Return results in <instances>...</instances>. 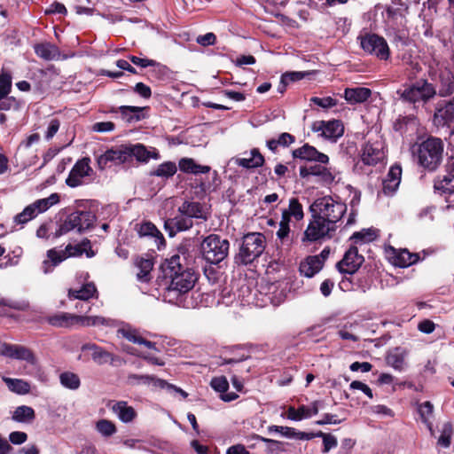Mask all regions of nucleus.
Wrapping results in <instances>:
<instances>
[{
	"mask_svg": "<svg viewBox=\"0 0 454 454\" xmlns=\"http://www.w3.org/2000/svg\"><path fill=\"white\" fill-rule=\"evenodd\" d=\"M35 52L38 57L45 60L54 59L59 54L58 49L50 43L36 44L35 46Z\"/></svg>",
	"mask_w": 454,
	"mask_h": 454,
	"instance_id": "obj_42",
	"label": "nucleus"
},
{
	"mask_svg": "<svg viewBox=\"0 0 454 454\" xmlns=\"http://www.w3.org/2000/svg\"><path fill=\"white\" fill-rule=\"evenodd\" d=\"M285 210L290 217H294L296 221H301L304 217L303 207L297 198H291L288 208Z\"/></svg>",
	"mask_w": 454,
	"mask_h": 454,
	"instance_id": "obj_48",
	"label": "nucleus"
},
{
	"mask_svg": "<svg viewBox=\"0 0 454 454\" xmlns=\"http://www.w3.org/2000/svg\"><path fill=\"white\" fill-rule=\"evenodd\" d=\"M137 266L139 269V272L137 274V278L139 281L147 282L149 280L148 276L153 269V263L149 259H140L137 262Z\"/></svg>",
	"mask_w": 454,
	"mask_h": 454,
	"instance_id": "obj_51",
	"label": "nucleus"
},
{
	"mask_svg": "<svg viewBox=\"0 0 454 454\" xmlns=\"http://www.w3.org/2000/svg\"><path fill=\"white\" fill-rule=\"evenodd\" d=\"M59 202V195L56 192L49 197L39 199L27 206L22 212L16 215L13 222L19 225H24L29 221L35 219L39 214L47 211L52 206Z\"/></svg>",
	"mask_w": 454,
	"mask_h": 454,
	"instance_id": "obj_8",
	"label": "nucleus"
},
{
	"mask_svg": "<svg viewBox=\"0 0 454 454\" xmlns=\"http://www.w3.org/2000/svg\"><path fill=\"white\" fill-rule=\"evenodd\" d=\"M385 158L383 145L380 141H368L362 149L360 159L361 161L367 166H375Z\"/></svg>",
	"mask_w": 454,
	"mask_h": 454,
	"instance_id": "obj_15",
	"label": "nucleus"
},
{
	"mask_svg": "<svg viewBox=\"0 0 454 454\" xmlns=\"http://www.w3.org/2000/svg\"><path fill=\"white\" fill-rule=\"evenodd\" d=\"M12 90V76L8 73L0 74V99L6 98Z\"/></svg>",
	"mask_w": 454,
	"mask_h": 454,
	"instance_id": "obj_56",
	"label": "nucleus"
},
{
	"mask_svg": "<svg viewBox=\"0 0 454 454\" xmlns=\"http://www.w3.org/2000/svg\"><path fill=\"white\" fill-rule=\"evenodd\" d=\"M160 270L162 272V276L158 277V285L163 290L169 292L170 291V280L168 279V273L170 272V260L166 259L164 262L160 265Z\"/></svg>",
	"mask_w": 454,
	"mask_h": 454,
	"instance_id": "obj_49",
	"label": "nucleus"
},
{
	"mask_svg": "<svg viewBox=\"0 0 454 454\" xmlns=\"http://www.w3.org/2000/svg\"><path fill=\"white\" fill-rule=\"evenodd\" d=\"M96 215L90 210H75L60 219L55 231L54 237L59 238L72 231L82 233L94 227Z\"/></svg>",
	"mask_w": 454,
	"mask_h": 454,
	"instance_id": "obj_5",
	"label": "nucleus"
},
{
	"mask_svg": "<svg viewBox=\"0 0 454 454\" xmlns=\"http://www.w3.org/2000/svg\"><path fill=\"white\" fill-rule=\"evenodd\" d=\"M286 418L294 421H301L304 419H309V414L308 413L307 406L301 405L298 409H295L294 406H289L286 411Z\"/></svg>",
	"mask_w": 454,
	"mask_h": 454,
	"instance_id": "obj_52",
	"label": "nucleus"
},
{
	"mask_svg": "<svg viewBox=\"0 0 454 454\" xmlns=\"http://www.w3.org/2000/svg\"><path fill=\"white\" fill-rule=\"evenodd\" d=\"M409 12L406 11H399L398 9H393L387 7L386 9L385 14L382 13L384 20L387 27L390 28L395 27H404L407 24L406 15Z\"/></svg>",
	"mask_w": 454,
	"mask_h": 454,
	"instance_id": "obj_23",
	"label": "nucleus"
},
{
	"mask_svg": "<svg viewBox=\"0 0 454 454\" xmlns=\"http://www.w3.org/2000/svg\"><path fill=\"white\" fill-rule=\"evenodd\" d=\"M420 260V256L417 253H410L407 249L400 250L393 257V264L399 268H407L415 264Z\"/></svg>",
	"mask_w": 454,
	"mask_h": 454,
	"instance_id": "obj_32",
	"label": "nucleus"
},
{
	"mask_svg": "<svg viewBox=\"0 0 454 454\" xmlns=\"http://www.w3.org/2000/svg\"><path fill=\"white\" fill-rule=\"evenodd\" d=\"M312 130L322 131V136L327 139L336 141L344 133V126L341 121L333 120L329 121H317L312 125Z\"/></svg>",
	"mask_w": 454,
	"mask_h": 454,
	"instance_id": "obj_17",
	"label": "nucleus"
},
{
	"mask_svg": "<svg viewBox=\"0 0 454 454\" xmlns=\"http://www.w3.org/2000/svg\"><path fill=\"white\" fill-rule=\"evenodd\" d=\"M126 152L129 153V161H130L132 158H136L138 161L147 162L151 158H158L157 152L148 151L145 146L141 144L126 145Z\"/></svg>",
	"mask_w": 454,
	"mask_h": 454,
	"instance_id": "obj_25",
	"label": "nucleus"
},
{
	"mask_svg": "<svg viewBox=\"0 0 454 454\" xmlns=\"http://www.w3.org/2000/svg\"><path fill=\"white\" fill-rule=\"evenodd\" d=\"M348 207L332 196H324L314 200L309 207L312 219L304 231L302 241L316 242L334 235Z\"/></svg>",
	"mask_w": 454,
	"mask_h": 454,
	"instance_id": "obj_1",
	"label": "nucleus"
},
{
	"mask_svg": "<svg viewBox=\"0 0 454 454\" xmlns=\"http://www.w3.org/2000/svg\"><path fill=\"white\" fill-rule=\"evenodd\" d=\"M319 437L323 439L324 448L322 450L323 453H327L330 450L335 448L338 444L337 439L331 434H325L320 431Z\"/></svg>",
	"mask_w": 454,
	"mask_h": 454,
	"instance_id": "obj_60",
	"label": "nucleus"
},
{
	"mask_svg": "<svg viewBox=\"0 0 454 454\" xmlns=\"http://www.w3.org/2000/svg\"><path fill=\"white\" fill-rule=\"evenodd\" d=\"M453 434V425L448 421L442 425L441 434L437 440V444L442 448H449L451 444V438Z\"/></svg>",
	"mask_w": 454,
	"mask_h": 454,
	"instance_id": "obj_46",
	"label": "nucleus"
},
{
	"mask_svg": "<svg viewBox=\"0 0 454 454\" xmlns=\"http://www.w3.org/2000/svg\"><path fill=\"white\" fill-rule=\"evenodd\" d=\"M59 127H60L59 121L58 119H51L49 121L48 128L45 132V136H44L45 139L47 141L51 140L56 135V133L59 131Z\"/></svg>",
	"mask_w": 454,
	"mask_h": 454,
	"instance_id": "obj_63",
	"label": "nucleus"
},
{
	"mask_svg": "<svg viewBox=\"0 0 454 454\" xmlns=\"http://www.w3.org/2000/svg\"><path fill=\"white\" fill-rule=\"evenodd\" d=\"M360 46L364 52L373 55L380 60H387L390 56V51L387 41L376 34H365L359 35Z\"/></svg>",
	"mask_w": 454,
	"mask_h": 454,
	"instance_id": "obj_9",
	"label": "nucleus"
},
{
	"mask_svg": "<svg viewBox=\"0 0 454 454\" xmlns=\"http://www.w3.org/2000/svg\"><path fill=\"white\" fill-rule=\"evenodd\" d=\"M129 379H134L137 380L138 383L153 386L155 388H164L168 386V383L166 380L157 379L153 376L150 375H131Z\"/></svg>",
	"mask_w": 454,
	"mask_h": 454,
	"instance_id": "obj_44",
	"label": "nucleus"
},
{
	"mask_svg": "<svg viewBox=\"0 0 454 454\" xmlns=\"http://www.w3.org/2000/svg\"><path fill=\"white\" fill-rule=\"evenodd\" d=\"M90 164V159L89 157H84L77 160L73 166L66 180V184L69 187H77L82 184V179L90 176L92 173V168Z\"/></svg>",
	"mask_w": 454,
	"mask_h": 454,
	"instance_id": "obj_16",
	"label": "nucleus"
},
{
	"mask_svg": "<svg viewBox=\"0 0 454 454\" xmlns=\"http://www.w3.org/2000/svg\"><path fill=\"white\" fill-rule=\"evenodd\" d=\"M266 238L261 232H248L241 238L238 253L234 255V263L238 266H248L254 263L265 251Z\"/></svg>",
	"mask_w": 454,
	"mask_h": 454,
	"instance_id": "obj_3",
	"label": "nucleus"
},
{
	"mask_svg": "<svg viewBox=\"0 0 454 454\" xmlns=\"http://www.w3.org/2000/svg\"><path fill=\"white\" fill-rule=\"evenodd\" d=\"M59 380L60 385L69 390H77L81 387V379L78 374L70 372L64 371L59 373Z\"/></svg>",
	"mask_w": 454,
	"mask_h": 454,
	"instance_id": "obj_37",
	"label": "nucleus"
},
{
	"mask_svg": "<svg viewBox=\"0 0 454 454\" xmlns=\"http://www.w3.org/2000/svg\"><path fill=\"white\" fill-rule=\"evenodd\" d=\"M306 73L299 71L286 72L282 74V82H287L289 84L290 82H297L303 79L306 76Z\"/></svg>",
	"mask_w": 454,
	"mask_h": 454,
	"instance_id": "obj_62",
	"label": "nucleus"
},
{
	"mask_svg": "<svg viewBox=\"0 0 454 454\" xmlns=\"http://www.w3.org/2000/svg\"><path fill=\"white\" fill-rule=\"evenodd\" d=\"M0 356L11 359L25 361L35 365L37 359L34 352L22 345L0 342Z\"/></svg>",
	"mask_w": 454,
	"mask_h": 454,
	"instance_id": "obj_12",
	"label": "nucleus"
},
{
	"mask_svg": "<svg viewBox=\"0 0 454 454\" xmlns=\"http://www.w3.org/2000/svg\"><path fill=\"white\" fill-rule=\"evenodd\" d=\"M122 423H130L137 418V411L125 401L112 402L108 405Z\"/></svg>",
	"mask_w": 454,
	"mask_h": 454,
	"instance_id": "obj_21",
	"label": "nucleus"
},
{
	"mask_svg": "<svg viewBox=\"0 0 454 454\" xmlns=\"http://www.w3.org/2000/svg\"><path fill=\"white\" fill-rule=\"evenodd\" d=\"M402 178V167L399 163L392 165L382 182V192L387 196H392L399 187Z\"/></svg>",
	"mask_w": 454,
	"mask_h": 454,
	"instance_id": "obj_20",
	"label": "nucleus"
},
{
	"mask_svg": "<svg viewBox=\"0 0 454 454\" xmlns=\"http://www.w3.org/2000/svg\"><path fill=\"white\" fill-rule=\"evenodd\" d=\"M129 59L134 65L141 67H158L159 70H161V68H162L164 72L168 71L167 67H161L160 64L156 63V61H154L153 59L140 58V57H137V56H130Z\"/></svg>",
	"mask_w": 454,
	"mask_h": 454,
	"instance_id": "obj_57",
	"label": "nucleus"
},
{
	"mask_svg": "<svg viewBox=\"0 0 454 454\" xmlns=\"http://www.w3.org/2000/svg\"><path fill=\"white\" fill-rule=\"evenodd\" d=\"M97 431L103 436L109 437L116 433L115 425L107 419H100L96 424Z\"/></svg>",
	"mask_w": 454,
	"mask_h": 454,
	"instance_id": "obj_53",
	"label": "nucleus"
},
{
	"mask_svg": "<svg viewBox=\"0 0 454 454\" xmlns=\"http://www.w3.org/2000/svg\"><path fill=\"white\" fill-rule=\"evenodd\" d=\"M250 357L249 352L241 346H235L221 357V364H235L243 362Z\"/></svg>",
	"mask_w": 454,
	"mask_h": 454,
	"instance_id": "obj_28",
	"label": "nucleus"
},
{
	"mask_svg": "<svg viewBox=\"0 0 454 454\" xmlns=\"http://www.w3.org/2000/svg\"><path fill=\"white\" fill-rule=\"evenodd\" d=\"M323 269L322 260L317 256L309 255L301 262L299 271L301 275L306 278H312Z\"/></svg>",
	"mask_w": 454,
	"mask_h": 454,
	"instance_id": "obj_24",
	"label": "nucleus"
},
{
	"mask_svg": "<svg viewBox=\"0 0 454 454\" xmlns=\"http://www.w3.org/2000/svg\"><path fill=\"white\" fill-rule=\"evenodd\" d=\"M97 293V288L93 283H88L82 286L80 289H69L68 297L87 301L92 298Z\"/></svg>",
	"mask_w": 454,
	"mask_h": 454,
	"instance_id": "obj_38",
	"label": "nucleus"
},
{
	"mask_svg": "<svg viewBox=\"0 0 454 454\" xmlns=\"http://www.w3.org/2000/svg\"><path fill=\"white\" fill-rule=\"evenodd\" d=\"M445 145L442 138L428 136L411 147L413 157L418 165L427 172H435L442 165L444 157Z\"/></svg>",
	"mask_w": 454,
	"mask_h": 454,
	"instance_id": "obj_2",
	"label": "nucleus"
},
{
	"mask_svg": "<svg viewBox=\"0 0 454 454\" xmlns=\"http://www.w3.org/2000/svg\"><path fill=\"white\" fill-rule=\"evenodd\" d=\"M402 101L412 105L427 103L436 94L434 87L427 80H419L411 84L403 85L396 91Z\"/></svg>",
	"mask_w": 454,
	"mask_h": 454,
	"instance_id": "obj_7",
	"label": "nucleus"
},
{
	"mask_svg": "<svg viewBox=\"0 0 454 454\" xmlns=\"http://www.w3.org/2000/svg\"><path fill=\"white\" fill-rule=\"evenodd\" d=\"M180 210L191 219L202 217V206L199 202H184Z\"/></svg>",
	"mask_w": 454,
	"mask_h": 454,
	"instance_id": "obj_47",
	"label": "nucleus"
},
{
	"mask_svg": "<svg viewBox=\"0 0 454 454\" xmlns=\"http://www.w3.org/2000/svg\"><path fill=\"white\" fill-rule=\"evenodd\" d=\"M250 158H239L236 162L239 167L247 169L257 168L262 167L265 163L263 155L260 153L258 148H253L250 151Z\"/></svg>",
	"mask_w": 454,
	"mask_h": 454,
	"instance_id": "obj_30",
	"label": "nucleus"
},
{
	"mask_svg": "<svg viewBox=\"0 0 454 454\" xmlns=\"http://www.w3.org/2000/svg\"><path fill=\"white\" fill-rule=\"evenodd\" d=\"M45 322L57 328H75L81 327V316L67 313L58 312L45 317Z\"/></svg>",
	"mask_w": 454,
	"mask_h": 454,
	"instance_id": "obj_18",
	"label": "nucleus"
},
{
	"mask_svg": "<svg viewBox=\"0 0 454 454\" xmlns=\"http://www.w3.org/2000/svg\"><path fill=\"white\" fill-rule=\"evenodd\" d=\"M35 418V411L27 405L18 406L12 412V420L19 423H31Z\"/></svg>",
	"mask_w": 454,
	"mask_h": 454,
	"instance_id": "obj_39",
	"label": "nucleus"
},
{
	"mask_svg": "<svg viewBox=\"0 0 454 454\" xmlns=\"http://www.w3.org/2000/svg\"><path fill=\"white\" fill-rule=\"evenodd\" d=\"M142 110L143 108L138 106H121L119 107L122 118L129 122L141 120Z\"/></svg>",
	"mask_w": 454,
	"mask_h": 454,
	"instance_id": "obj_45",
	"label": "nucleus"
},
{
	"mask_svg": "<svg viewBox=\"0 0 454 454\" xmlns=\"http://www.w3.org/2000/svg\"><path fill=\"white\" fill-rule=\"evenodd\" d=\"M112 325L113 320L100 316H81V326Z\"/></svg>",
	"mask_w": 454,
	"mask_h": 454,
	"instance_id": "obj_50",
	"label": "nucleus"
},
{
	"mask_svg": "<svg viewBox=\"0 0 454 454\" xmlns=\"http://www.w3.org/2000/svg\"><path fill=\"white\" fill-rule=\"evenodd\" d=\"M3 381L7 386L8 389L20 395H27L31 390L30 383L22 379H12L3 377Z\"/></svg>",
	"mask_w": 454,
	"mask_h": 454,
	"instance_id": "obj_34",
	"label": "nucleus"
},
{
	"mask_svg": "<svg viewBox=\"0 0 454 454\" xmlns=\"http://www.w3.org/2000/svg\"><path fill=\"white\" fill-rule=\"evenodd\" d=\"M178 168L185 174H207L211 170V168L207 165L198 164L192 158H182L178 162Z\"/></svg>",
	"mask_w": 454,
	"mask_h": 454,
	"instance_id": "obj_27",
	"label": "nucleus"
},
{
	"mask_svg": "<svg viewBox=\"0 0 454 454\" xmlns=\"http://www.w3.org/2000/svg\"><path fill=\"white\" fill-rule=\"evenodd\" d=\"M406 356L407 352L405 349L399 347L395 348L387 353L386 363L395 371L402 372L404 369Z\"/></svg>",
	"mask_w": 454,
	"mask_h": 454,
	"instance_id": "obj_29",
	"label": "nucleus"
},
{
	"mask_svg": "<svg viewBox=\"0 0 454 454\" xmlns=\"http://www.w3.org/2000/svg\"><path fill=\"white\" fill-rule=\"evenodd\" d=\"M364 262V257L358 253L357 247L351 246L335 267L340 274L352 276L358 271Z\"/></svg>",
	"mask_w": 454,
	"mask_h": 454,
	"instance_id": "obj_11",
	"label": "nucleus"
},
{
	"mask_svg": "<svg viewBox=\"0 0 454 454\" xmlns=\"http://www.w3.org/2000/svg\"><path fill=\"white\" fill-rule=\"evenodd\" d=\"M418 412L423 423H427L434 413V405L431 402L426 401L418 405Z\"/></svg>",
	"mask_w": 454,
	"mask_h": 454,
	"instance_id": "obj_54",
	"label": "nucleus"
},
{
	"mask_svg": "<svg viewBox=\"0 0 454 454\" xmlns=\"http://www.w3.org/2000/svg\"><path fill=\"white\" fill-rule=\"evenodd\" d=\"M230 241L218 234H209L200 243V252L206 262L218 265L229 255Z\"/></svg>",
	"mask_w": 454,
	"mask_h": 454,
	"instance_id": "obj_6",
	"label": "nucleus"
},
{
	"mask_svg": "<svg viewBox=\"0 0 454 454\" xmlns=\"http://www.w3.org/2000/svg\"><path fill=\"white\" fill-rule=\"evenodd\" d=\"M118 333L121 334L123 338L127 339L128 340L140 344L145 345L148 348H154V343L149 340H146L144 339L139 332L136 329H133L131 327H124L118 330Z\"/></svg>",
	"mask_w": 454,
	"mask_h": 454,
	"instance_id": "obj_36",
	"label": "nucleus"
},
{
	"mask_svg": "<svg viewBox=\"0 0 454 454\" xmlns=\"http://www.w3.org/2000/svg\"><path fill=\"white\" fill-rule=\"evenodd\" d=\"M129 161V153L126 145L111 148L97 157V165L100 170H104L112 165H121Z\"/></svg>",
	"mask_w": 454,
	"mask_h": 454,
	"instance_id": "obj_13",
	"label": "nucleus"
},
{
	"mask_svg": "<svg viewBox=\"0 0 454 454\" xmlns=\"http://www.w3.org/2000/svg\"><path fill=\"white\" fill-rule=\"evenodd\" d=\"M210 387L222 395L228 391L229 382L225 376L214 377L210 381Z\"/></svg>",
	"mask_w": 454,
	"mask_h": 454,
	"instance_id": "obj_55",
	"label": "nucleus"
},
{
	"mask_svg": "<svg viewBox=\"0 0 454 454\" xmlns=\"http://www.w3.org/2000/svg\"><path fill=\"white\" fill-rule=\"evenodd\" d=\"M251 440L265 442L267 444L266 451L268 454H279L286 450L284 448V442L277 440L266 438L256 434H253L248 437V441Z\"/></svg>",
	"mask_w": 454,
	"mask_h": 454,
	"instance_id": "obj_40",
	"label": "nucleus"
},
{
	"mask_svg": "<svg viewBox=\"0 0 454 454\" xmlns=\"http://www.w3.org/2000/svg\"><path fill=\"white\" fill-rule=\"evenodd\" d=\"M20 103L14 97L6 96L0 99V111L18 110Z\"/></svg>",
	"mask_w": 454,
	"mask_h": 454,
	"instance_id": "obj_59",
	"label": "nucleus"
},
{
	"mask_svg": "<svg viewBox=\"0 0 454 454\" xmlns=\"http://www.w3.org/2000/svg\"><path fill=\"white\" fill-rule=\"evenodd\" d=\"M310 102L321 108H324V109L332 108L333 106H336L338 104L337 99H335L332 97H325V98L312 97L310 98Z\"/></svg>",
	"mask_w": 454,
	"mask_h": 454,
	"instance_id": "obj_58",
	"label": "nucleus"
},
{
	"mask_svg": "<svg viewBox=\"0 0 454 454\" xmlns=\"http://www.w3.org/2000/svg\"><path fill=\"white\" fill-rule=\"evenodd\" d=\"M194 263L195 256L192 240L184 239L176 247L174 254H172V270L193 269Z\"/></svg>",
	"mask_w": 454,
	"mask_h": 454,
	"instance_id": "obj_10",
	"label": "nucleus"
},
{
	"mask_svg": "<svg viewBox=\"0 0 454 454\" xmlns=\"http://www.w3.org/2000/svg\"><path fill=\"white\" fill-rule=\"evenodd\" d=\"M433 123L437 128H450L454 124V97L437 104L433 116Z\"/></svg>",
	"mask_w": 454,
	"mask_h": 454,
	"instance_id": "obj_14",
	"label": "nucleus"
},
{
	"mask_svg": "<svg viewBox=\"0 0 454 454\" xmlns=\"http://www.w3.org/2000/svg\"><path fill=\"white\" fill-rule=\"evenodd\" d=\"M434 190L439 195L454 194V177L448 173L442 176H437L434 181Z\"/></svg>",
	"mask_w": 454,
	"mask_h": 454,
	"instance_id": "obj_31",
	"label": "nucleus"
},
{
	"mask_svg": "<svg viewBox=\"0 0 454 454\" xmlns=\"http://www.w3.org/2000/svg\"><path fill=\"white\" fill-rule=\"evenodd\" d=\"M454 92V75L451 74L440 76L439 95L441 97L450 96Z\"/></svg>",
	"mask_w": 454,
	"mask_h": 454,
	"instance_id": "obj_43",
	"label": "nucleus"
},
{
	"mask_svg": "<svg viewBox=\"0 0 454 454\" xmlns=\"http://www.w3.org/2000/svg\"><path fill=\"white\" fill-rule=\"evenodd\" d=\"M376 278V270H366V268L363 269L358 272L356 278V286L360 289L362 292L365 293L372 286L374 280Z\"/></svg>",
	"mask_w": 454,
	"mask_h": 454,
	"instance_id": "obj_33",
	"label": "nucleus"
},
{
	"mask_svg": "<svg viewBox=\"0 0 454 454\" xmlns=\"http://www.w3.org/2000/svg\"><path fill=\"white\" fill-rule=\"evenodd\" d=\"M137 232L139 237H150L154 239L157 248L160 250L166 247V240L162 233L151 222H145L138 225Z\"/></svg>",
	"mask_w": 454,
	"mask_h": 454,
	"instance_id": "obj_22",
	"label": "nucleus"
},
{
	"mask_svg": "<svg viewBox=\"0 0 454 454\" xmlns=\"http://www.w3.org/2000/svg\"><path fill=\"white\" fill-rule=\"evenodd\" d=\"M371 95V90L365 87L347 88L344 90V98L352 105L365 102Z\"/></svg>",
	"mask_w": 454,
	"mask_h": 454,
	"instance_id": "obj_26",
	"label": "nucleus"
},
{
	"mask_svg": "<svg viewBox=\"0 0 454 454\" xmlns=\"http://www.w3.org/2000/svg\"><path fill=\"white\" fill-rule=\"evenodd\" d=\"M110 352L100 348L96 353H91L92 360L98 364H104L108 362Z\"/></svg>",
	"mask_w": 454,
	"mask_h": 454,
	"instance_id": "obj_64",
	"label": "nucleus"
},
{
	"mask_svg": "<svg viewBox=\"0 0 454 454\" xmlns=\"http://www.w3.org/2000/svg\"><path fill=\"white\" fill-rule=\"evenodd\" d=\"M379 236V231L374 228L363 229L360 231H356L350 237V239L356 243H366L375 240Z\"/></svg>",
	"mask_w": 454,
	"mask_h": 454,
	"instance_id": "obj_41",
	"label": "nucleus"
},
{
	"mask_svg": "<svg viewBox=\"0 0 454 454\" xmlns=\"http://www.w3.org/2000/svg\"><path fill=\"white\" fill-rule=\"evenodd\" d=\"M47 256H48L49 261L52 263V266H57L61 262H63L65 259H67V254L65 253V250L57 251L55 249H50L47 252Z\"/></svg>",
	"mask_w": 454,
	"mask_h": 454,
	"instance_id": "obj_61",
	"label": "nucleus"
},
{
	"mask_svg": "<svg viewBox=\"0 0 454 454\" xmlns=\"http://www.w3.org/2000/svg\"><path fill=\"white\" fill-rule=\"evenodd\" d=\"M292 156L294 159H300L306 161H316L321 164H326L329 161V157L318 152L314 146L305 144L302 146L293 150Z\"/></svg>",
	"mask_w": 454,
	"mask_h": 454,
	"instance_id": "obj_19",
	"label": "nucleus"
},
{
	"mask_svg": "<svg viewBox=\"0 0 454 454\" xmlns=\"http://www.w3.org/2000/svg\"><path fill=\"white\" fill-rule=\"evenodd\" d=\"M198 280L194 269L172 270V292L177 293L175 304L182 308H190L192 301L189 299L190 291Z\"/></svg>",
	"mask_w": 454,
	"mask_h": 454,
	"instance_id": "obj_4",
	"label": "nucleus"
},
{
	"mask_svg": "<svg viewBox=\"0 0 454 454\" xmlns=\"http://www.w3.org/2000/svg\"><path fill=\"white\" fill-rule=\"evenodd\" d=\"M295 142V137L288 132H283L277 138H270L266 141V146L272 153H277L278 147H288Z\"/></svg>",
	"mask_w": 454,
	"mask_h": 454,
	"instance_id": "obj_35",
	"label": "nucleus"
}]
</instances>
